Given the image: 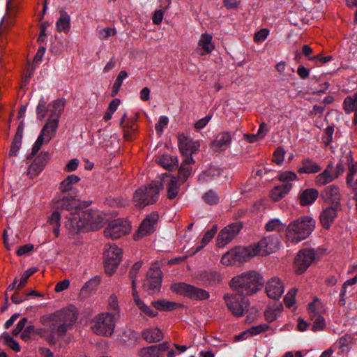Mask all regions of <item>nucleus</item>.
I'll list each match as a JSON object with an SVG mask.
<instances>
[{
    "mask_svg": "<svg viewBox=\"0 0 357 357\" xmlns=\"http://www.w3.org/2000/svg\"><path fill=\"white\" fill-rule=\"evenodd\" d=\"M77 316L75 312L71 310H63L56 312L49 316L42 317L40 323L43 326L49 327L50 333L47 334L45 328H36V334L42 337H45L50 344L56 343L55 334L59 337H63L66 335L67 331L71 328L75 323Z\"/></svg>",
    "mask_w": 357,
    "mask_h": 357,
    "instance_id": "1",
    "label": "nucleus"
},
{
    "mask_svg": "<svg viewBox=\"0 0 357 357\" xmlns=\"http://www.w3.org/2000/svg\"><path fill=\"white\" fill-rule=\"evenodd\" d=\"M104 218L98 211L80 210L66 217L65 227L69 235L74 236L82 232L96 231L103 226Z\"/></svg>",
    "mask_w": 357,
    "mask_h": 357,
    "instance_id": "2",
    "label": "nucleus"
},
{
    "mask_svg": "<svg viewBox=\"0 0 357 357\" xmlns=\"http://www.w3.org/2000/svg\"><path fill=\"white\" fill-rule=\"evenodd\" d=\"M264 284V280L259 273L249 271L233 277L229 282V287L239 296L247 297L257 294Z\"/></svg>",
    "mask_w": 357,
    "mask_h": 357,
    "instance_id": "3",
    "label": "nucleus"
},
{
    "mask_svg": "<svg viewBox=\"0 0 357 357\" xmlns=\"http://www.w3.org/2000/svg\"><path fill=\"white\" fill-rule=\"evenodd\" d=\"M315 226V221L309 216L299 218L291 222L287 227V238L297 243L309 236Z\"/></svg>",
    "mask_w": 357,
    "mask_h": 357,
    "instance_id": "4",
    "label": "nucleus"
},
{
    "mask_svg": "<svg viewBox=\"0 0 357 357\" xmlns=\"http://www.w3.org/2000/svg\"><path fill=\"white\" fill-rule=\"evenodd\" d=\"M163 188L162 183L157 182L139 187L133 195L135 206L139 208H144L146 206L154 204L158 200L160 191Z\"/></svg>",
    "mask_w": 357,
    "mask_h": 357,
    "instance_id": "5",
    "label": "nucleus"
},
{
    "mask_svg": "<svg viewBox=\"0 0 357 357\" xmlns=\"http://www.w3.org/2000/svg\"><path fill=\"white\" fill-rule=\"evenodd\" d=\"M117 313L103 312L96 316L91 322V328L98 335L110 336L113 334Z\"/></svg>",
    "mask_w": 357,
    "mask_h": 357,
    "instance_id": "6",
    "label": "nucleus"
},
{
    "mask_svg": "<svg viewBox=\"0 0 357 357\" xmlns=\"http://www.w3.org/2000/svg\"><path fill=\"white\" fill-rule=\"evenodd\" d=\"M257 255L254 245L248 247H236L224 254L221 258V263L226 266L232 265L236 262L243 263Z\"/></svg>",
    "mask_w": 357,
    "mask_h": 357,
    "instance_id": "7",
    "label": "nucleus"
},
{
    "mask_svg": "<svg viewBox=\"0 0 357 357\" xmlns=\"http://www.w3.org/2000/svg\"><path fill=\"white\" fill-rule=\"evenodd\" d=\"M59 126L56 119H47V123L43 127L39 136L34 143L31 154L27 157L28 160L33 158L40 150L44 143H48L54 137Z\"/></svg>",
    "mask_w": 357,
    "mask_h": 357,
    "instance_id": "8",
    "label": "nucleus"
},
{
    "mask_svg": "<svg viewBox=\"0 0 357 357\" xmlns=\"http://www.w3.org/2000/svg\"><path fill=\"white\" fill-rule=\"evenodd\" d=\"M123 251L116 245H105L103 254L105 271L107 275H112L117 268L122 259Z\"/></svg>",
    "mask_w": 357,
    "mask_h": 357,
    "instance_id": "9",
    "label": "nucleus"
},
{
    "mask_svg": "<svg viewBox=\"0 0 357 357\" xmlns=\"http://www.w3.org/2000/svg\"><path fill=\"white\" fill-rule=\"evenodd\" d=\"M224 301L227 308L237 317H241L244 315L250 304L248 298L243 296H239L235 292L225 294Z\"/></svg>",
    "mask_w": 357,
    "mask_h": 357,
    "instance_id": "10",
    "label": "nucleus"
},
{
    "mask_svg": "<svg viewBox=\"0 0 357 357\" xmlns=\"http://www.w3.org/2000/svg\"><path fill=\"white\" fill-rule=\"evenodd\" d=\"M172 291L192 300L203 301L209 298V293L201 288L185 282H178L171 286Z\"/></svg>",
    "mask_w": 357,
    "mask_h": 357,
    "instance_id": "11",
    "label": "nucleus"
},
{
    "mask_svg": "<svg viewBox=\"0 0 357 357\" xmlns=\"http://www.w3.org/2000/svg\"><path fill=\"white\" fill-rule=\"evenodd\" d=\"M72 195L59 194L54 198V206L56 209H63L70 212L68 216L72 213L79 212L82 209L79 201L76 199Z\"/></svg>",
    "mask_w": 357,
    "mask_h": 357,
    "instance_id": "12",
    "label": "nucleus"
},
{
    "mask_svg": "<svg viewBox=\"0 0 357 357\" xmlns=\"http://www.w3.org/2000/svg\"><path fill=\"white\" fill-rule=\"evenodd\" d=\"M162 273L158 267H151L147 271L146 278L144 281V289L149 294L158 291L161 287Z\"/></svg>",
    "mask_w": 357,
    "mask_h": 357,
    "instance_id": "13",
    "label": "nucleus"
},
{
    "mask_svg": "<svg viewBox=\"0 0 357 357\" xmlns=\"http://www.w3.org/2000/svg\"><path fill=\"white\" fill-rule=\"evenodd\" d=\"M130 229V225L127 220L116 219L109 223L104 233L107 238L117 239L128 234Z\"/></svg>",
    "mask_w": 357,
    "mask_h": 357,
    "instance_id": "14",
    "label": "nucleus"
},
{
    "mask_svg": "<svg viewBox=\"0 0 357 357\" xmlns=\"http://www.w3.org/2000/svg\"><path fill=\"white\" fill-rule=\"evenodd\" d=\"M243 228L241 222H235L222 229L217 238L216 243L220 248L224 247L230 243L240 232Z\"/></svg>",
    "mask_w": 357,
    "mask_h": 357,
    "instance_id": "15",
    "label": "nucleus"
},
{
    "mask_svg": "<svg viewBox=\"0 0 357 357\" xmlns=\"http://www.w3.org/2000/svg\"><path fill=\"white\" fill-rule=\"evenodd\" d=\"M253 245L257 255H266L275 252L278 249L280 238L278 235L267 236Z\"/></svg>",
    "mask_w": 357,
    "mask_h": 357,
    "instance_id": "16",
    "label": "nucleus"
},
{
    "mask_svg": "<svg viewBox=\"0 0 357 357\" xmlns=\"http://www.w3.org/2000/svg\"><path fill=\"white\" fill-rule=\"evenodd\" d=\"M315 253L312 249H303L298 252L295 260L294 266L298 274L304 273L314 259Z\"/></svg>",
    "mask_w": 357,
    "mask_h": 357,
    "instance_id": "17",
    "label": "nucleus"
},
{
    "mask_svg": "<svg viewBox=\"0 0 357 357\" xmlns=\"http://www.w3.org/2000/svg\"><path fill=\"white\" fill-rule=\"evenodd\" d=\"M178 145L181 153L186 156H191L199 149L200 144L198 141H193L190 137L183 133L178 134Z\"/></svg>",
    "mask_w": 357,
    "mask_h": 357,
    "instance_id": "18",
    "label": "nucleus"
},
{
    "mask_svg": "<svg viewBox=\"0 0 357 357\" xmlns=\"http://www.w3.org/2000/svg\"><path fill=\"white\" fill-rule=\"evenodd\" d=\"M158 220V214L156 212L151 213L142 222L137 232L134 236L135 240L153 233L155 229V225Z\"/></svg>",
    "mask_w": 357,
    "mask_h": 357,
    "instance_id": "19",
    "label": "nucleus"
},
{
    "mask_svg": "<svg viewBox=\"0 0 357 357\" xmlns=\"http://www.w3.org/2000/svg\"><path fill=\"white\" fill-rule=\"evenodd\" d=\"M318 300L315 299L308 305V312L311 320L314 321L312 330L313 331H321L326 327L324 318L320 315L318 307Z\"/></svg>",
    "mask_w": 357,
    "mask_h": 357,
    "instance_id": "20",
    "label": "nucleus"
},
{
    "mask_svg": "<svg viewBox=\"0 0 357 357\" xmlns=\"http://www.w3.org/2000/svg\"><path fill=\"white\" fill-rule=\"evenodd\" d=\"M341 210V206L331 205L323 209L320 214L319 219L322 227L329 229L331 224L337 217V213Z\"/></svg>",
    "mask_w": 357,
    "mask_h": 357,
    "instance_id": "21",
    "label": "nucleus"
},
{
    "mask_svg": "<svg viewBox=\"0 0 357 357\" xmlns=\"http://www.w3.org/2000/svg\"><path fill=\"white\" fill-rule=\"evenodd\" d=\"M321 197L325 202L331 205L341 206V195L337 185H331L325 188L321 192Z\"/></svg>",
    "mask_w": 357,
    "mask_h": 357,
    "instance_id": "22",
    "label": "nucleus"
},
{
    "mask_svg": "<svg viewBox=\"0 0 357 357\" xmlns=\"http://www.w3.org/2000/svg\"><path fill=\"white\" fill-rule=\"evenodd\" d=\"M169 349V343L164 342L159 344L142 348L138 355L139 357H160V356Z\"/></svg>",
    "mask_w": 357,
    "mask_h": 357,
    "instance_id": "23",
    "label": "nucleus"
},
{
    "mask_svg": "<svg viewBox=\"0 0 357 357\" xmlns=\"http://www.w3.org/2000/svg\"><path fill=\"white\" fill-rule=\"evenodd\" d=\"M266 291L270 298H280L284 293V286L280 279L274 277L269 280L266 285Z\"/></svg>",
    "mask_w": 357,
    "mask_h": 357,
    "instance_id": "24",
    "label": "nucleus"
},
{
    "mask_svg": "<svg viewBox=\"0 0 357 357\" xmlns=\"http://www.w3.org/2000/svg\"><path fill=\"white\" fill-rule=\"evenodd\" d=\"M197 278L206 287L215 286L222 282L221 275L215 271H201L197 274Z\"/></svg>",
    "mask_w": 357,
    "mask_h": 357,
    "instance_id": "25",
    "label": "nucleus"
},
{
    "mask_svg": "<svg viewBox=\"0 0 357 357\" xmlns=\"http://www.w3.org/2000/svg\"><path fill=\"white\" fill-rule=\"evenodd\" d=\"M159 183H167V196L169 199H174L179 192L180 184L178 178L168 174H164Z\"/></svg>",
    "mask_w": 357,
    "mask_h": 357,
    "instance_id": "26",
    "label": "nucleus"
},
{
    "mask_svg": "<svg viewBox=\"0 0 357 357\" xmlns=\"http://www.w3.org/2000/svg\"><path fill=\"white\" fill-rule=\"evenodd\" d=\"M80 181V178L75 174L68 175L59 185L60 193L77 196V190L73 185Z\"/></svg>",
    "mask_w": 357,
    "mask_h": 357,
    "instance_id": "27",
    "label": "nucleus"
},
{
    "mask_svg": "<svg viewBox=\"0 0 357 357\" xmlns=\"http://www.w3.org/2000/svg\"><path fill=\"white\" fill-rule=\"evenodd\" d=\"M335 179L333 162H330L326 169L316 176L315 182L317 185H325Z\"/></svg>",
    "mask_w": 357,
    "mask_h": 357,
    "instance_id": "28",
    "label": "nucleus"
},
{
    "mask_svg": "<svg viewBox=\"0 0 357 357\" xmlns=\"http://www.w3.org/2000/svg\"><path fill=\"white\" fill-rule=\"evenodd\" d=\"M231 142V135L230 132L224 131L216 135L212 142V147L217 151L225 150L229 146Z\"/></svg>",
    "mask_w": 357,
    "mask_h": 357,
    "instance_id": "29",
    "label": "nucleus"
},
{
    "mask_svg": "<svg viewBox=\"0 0 357 357\" xmlns=\"http://www.w3.org/2000/svg\"><path fill=\"white\" fill-rule=\"evenodd\" d=\"M24 128V121H22L20 122L16 133L15 135V137L13 138L10 150L9 152V155L11 157H15L17 155V152L20 149L21 144H22V140L23 137V132Z\"/></svg>",
    "mask_w": 357,
    "mask_h": 357,
    "instance_id": "30",
    "label": "nucleus"
},
{
    "mask_svg": "<svg viewBox=\"0 0 357 357\" xmlns=\"http://www.w3.org/2000/svg\"><path fill=\"white\" fill-rule=\"evenodd\" d=\"M195 162L194 159L191 156H186L178 169V181L181 180L182 183H184L191 174L190 165Z\"/></svg>",
    "mask_w": 357,
    "mask_h": 357,
    "instance_id": "31",
    "label": "nucleus"
},
{
    "mask_svg": "<svg viewBox=\"0 0 357 357\" xmlns=\"http://www.w3.org/2000/svg\"><path fill=\"white\" fill-rule=\"evenodd\" d=\"M65 100L63 99H58L49 104V111L50 112L48 119H56L59 121V118L64 109Z\"/></svg>",
    "mask_w": 357,
    "mask_h": 357,
    "instance_id": "32",
    "label": "nucleus"
},
{
    "mask_svg": "<svg viewBox=\"0 0 357 357\" xmlns=\"http://www.w3.org/2000/svg\"><path fill=\"white\" fill-rule=\"evenodd\" d=\"M301 167L298 168L299 174H315L321 171V167L314 160L307 158L301 162Z\"/></svg>",
    "mask_w": 357,
    "mask_h": 357,
    "instance_id": "33",
    "label": "nucleus"
},
{
    "mask_svg": "<svg viewBox=\"0 0 357 357\" xmlns=\"http://www.w3.org/2000/svg\"><path fill=\"white\" fill-rule=\"evenodd\" d=\"M291 188L292 184L291 183H285L275 186L271 192V199L275 202L280 200L289 193Z\"/></svg>",
    "mask_w": 357,
    "mask_h": 357,
    "instance_id": "34",
    "label": "nucleus"
},
{
    "mask_svg": "<svg viewBox=\"0 0 357 357\" xmlns=\"http://www.w3.org/2000/svg\"><path fill=\"white\" fill-rule=\"evenodd\" d=\"M353 337L350 335H344L341 337L333 345L329 348L333 349V352L336 350H339V353H347L351 344Z\"/></svg>",
    "mask_w": 357,
    "mask_h": 357,
    "instance_id": "35",
    "label": "nucleus"
},
{
    "mask_svg": "<svg viewBox=\"0 0 357 357\" xmlns=\"http://www.w3.org/2000/svg\"><path fill=\"white\" fill-rule=\"evenodd\" d=\"M319 192L314 188H307L303 190L299 196L300 203L302 206H308L317 199Z\"/></svg>",
    "mask_w": 357,
    "mask_h": 357,
    "instance_id": "36",
    "label": "nucleus"
},
{
    "mask_svg": "<svg viewBox=\"0 0 357 357\" xmlns=\"http://www.w3.org/2000/svg\"><path fill=\"white\" fill-rule=\"evenodd\" d=\"M222 174V169L216 167H210L198 176V181L202 183L209 182L216 179Z\"/></svg>",
    "mask_w": 357,
    "mask_h": 357,
    "instance_id": "37",
    "label": "nucleus"
},
{
    "mask_svg": "<svg viewBox=\"0 0 357 357\" xmlns=\"http://www.w3.org/2000/svg\"><path fill=\"white\" fill-rule=\"evenodd\" d=\"M142 335L143 339L149 343L159 342L163 338L162 331L158 328L145 329Z\"/></svg>",
    "mask_w": 357,
    "mask_h": 357,
    "instance_id": "38",
    "label": "nucleus"
},
{
    "mask_svg": "<svg viewBox=\"0 0 357 357\" xmlns=\"http://www.w3.org/2000/svg\"><path fill=\"white\" fill-rule=\"evenodd\" d=\"M151 305L156 310L160 311H172L181 305L178 303L167 301L165 299L153 301L151 302Z\"/></svg>",
    "mask_w": 357,
    "mask_h": 357,
    "instance_id": "39",
    "label": "nucleus"
},
{
    "mask_svg": "<svg viewBox=\"0 0 357 357\" xmlns=\"http://www.w3.org/2000/svg\"><path fill=\"white\" fill-rule=\"evenodd\" d=\"M343 108L346 113L355 112V120L357 119V92L347 96L343 102Z\"/></svg>",
    "mask_w": 357,
    "mask_h": 357,
    "instance_id": "40",
    "label": "nucleus"
},
{
    "mask_svg": "<svg viewBox=\"0 0 357 357\" xmlns=\"http://www.w3.org/2000/svg\"><path fill=\"white\" fill-rule=\"evenodd\" d=\"M198 46L203 51L201 53L202 55L211 53L214 49V45L212 44V36L207 33L202 35Z\"/></svg>",
    "mask_w": 357,
    "mask_h": 357,
    "instance_id": "41",
    "label": "nucleus"
},
{
    "mask_svg": "<svg viewBox=\"0 0 357 357\" xmlns=\"http://www.w3.org/2000/svg\"><path fill=\"white\" fill-rule=\"evenodd\" d=\"M60 14V17L56 23V30L59 32L67 33L69 31L70 26V16L65 11H61Z\"/></svg>",
    "mask_w": 357,
    "mask_h": 357,
    "instance_id": "42",
    "label": "nucleus"
},
{
    "mask_svg": "<svg viewBox=\"0 0 357 357\" xmlns=\"http://www.w3.org/2000/svg\"><path fill=\"white\" fill-rule=\"evenodd\" d=\"M122 128L124 132V138L127 141L133 140L137 129L135 121L132 119L127 121L126 126H123Z\"/></svg>",
    "mask_w": 357,
    "mask_h": 357,
    "instance_id": "43",
    "label": "nucleus"
},
{
    "mask_svg": "<svg viewBox=\"0 0 357 357\" xmlns=\"http://www.w3.org/2000/svg\"><path fill=\"white\" fill-rule=\"evenodd\" d=\"M176 158H172L168 155H162L158 159V163L164 168L172 170L176 166Z\"/></svg>",
    "mask_w": 357,
    "mask_h": 357,
    "instance_id": "44",
    "label": "nucleus"
},
{
    "mask_svg": "<svg viewBox=\"0 0 357 357\" xmlns=\"http://www.w3.org/2000/svg\"><path fill=\"white\" fill-rule=\"evenodd\" d=\"M61 214L58 211H54L48 219V222L53 226V233L56 237L59 235Z\"/></svg>",
    "mask_w": 357,
    "mask_h": 357,
    "instance_id": "45",
    "label": "nucleus"
},
{
    "mask_svg": "<svg viewBox=\"0 0 357 357\" xmlns=\"http://www.w3.org/2000/svg\"><path fill=\"white\" fill-rule=\"evenodd\" d=\"M349 172L347 176V183H351L354 180V176L357 174V164H353V158L351 155L347 156Z\"/></svg>",
    "mask_w": 357,
    "mask_h": 357,
    "instance_id": "46",
    "label": "nucleus"
},
{
    "mask_svg": "<svg viewBox=\"0 0 357 357\" xmlns=\"http://www.w3.org/2000/svg\"><path fill=\"white\" fill-rule=\"evenodd\" d=\"M127 76H128V74H127L126 71H125V70H122L119 73V74L118 75L116 79L112 86V96H114L118 93V92L119 91V89L122 85L123 80L125 78H126Z\"/></svg>",
    "mask_w": 357,
    "mask_h": 357,
    "instance_id": "47",
    "label": "nucleus"
},
{
    "mask_svg": "<svg viewBox=\"0 0 357 357\" xmlns=\"http://www.w3.org/2000/svg\"><path fill=\"white\" fill-rule=\"evenodd\" d=\"M285 225L282 224L278 219H273L268 221L266 225V229L267 231H280L283 230Z\"/></svg>",
    "mask_w": 357,
    "mask_h": 357,
    "instance_id": "48",
    "label": "nucleus"
},
{
    "mask_svg": "<svg viewBox=\"0 0 357 357\" xmlns=\"http://www.w3.org/2000/svg\"><path fill=\"white\" fill-rule=\"evenodd\" d=\"M48 110L49 107L46 106V102L45 100L43 98L40 99L36 107L37 118L40 121L43 120Z\"/></svg>",
    "mask_w": 357,
    "mask_h": 357,
    "instance_id": "49",
    "label": "nucleus"
},
{
    "mask_svg": "<svg viewBox=\"0 0 357 357\" xmlns=\"http://www.w3.org/2000/svg\"><path fill=\"white\" fill-rule=\"evenodd\" d=\"M37 271V269L34 267L30 268L25 271L21 278L20 283L17 284V289L20 290L22 289L29 277H31L33 273H35Z\"/></svg>",
    "mask_w": 357,
    "mask_h": 357,
    "instance_id": "50",
    "label": "nucleus"
},
{
    "mask_svg": "<svg viewBox=\"0 0 357 357\" xmlns=\"http://www.w3.org/2000/svg\"><path fill=\"white\" fill-rule=\"evenodd\" d=\"M297 179V175L295 172L287 171L280 173L278 175V180L282 181V183H290L291 181Z\"/></svg>",
    "mask_w": 357,
    "mask_h": 357,
    "instance_id": "51",
    "label": "nucleus"
},
{
    "mask_svg": "<svg viewBox=\"0 0 357 357\" xmlns=\"http://www.w3.org/2000/svg\"><path fill=\"white\" fill-rule=\"evenodd\" d=\"M100 282V278L96 276L85 283L82 288V291H92L95 289Z\"/></svg>",
    "mask_w": 357,
    "mask_h": 357,
    "instance_id": "52",
    "label": "nucleus"
},
{
    "mask_svg": "<svg viewBox=\"0 0 357 357\" xmlns=\"http://www.w3.org/2000/svg\"><path fill=\"white\" fill-rule=\"evenodd\" d=\"M204 202L210 205L216 204L218 202V195L213 190H209L203 195Z\"/></svg>",
    "mask_w": 357,
    "mask_h": 357,
    "instance_id": "53",
    "label": "nucleus"
},
{
    "mask_svg": "<svg viewBox=\"0 0 357 357\" xmlns=\"http://www.w3.org/2000/svg\"><path fill=\"white\" fill-rule=\"evenodd\" d=\"M334 133V127L333 126H328L324 130V135L322 137L323 143L325 146H328L333 140V135Z\"/></svg>",
    "mask_w": 357,
    "mask_h": 357,
    "instance_id": "54",
    "label": "nucleus"
},
{
    "mask_svg": "<svg viewBox=\"0 0 357 357\" xmlns=\"http://www.w3.org/2000/svg\"><path fill=\"white\" fill-rule=\"evenodd\" d=\"M297 289L292 288L285 295L284 298V302L287 307H291L295 302V296L296 294Z\"/></svg>",
    "mask_w": 357,
    "mask_h": 357,
    "instance_id": "55",
    "label": "nucleus"
},
{
    "mask_svg": "<svg viewBox=\"0 0 357 357\" xmlns=\"http://www.w3.org/2000/svg\"><path fill=\"white\" fill-rule=\"evenodd\" d=\"M137 307L146 315L150 317H155L158 315V312L151 309L149 306H147L143 301L137 303L136 305Z\"/></svg>",
    "mask_w": 357,
    "mask_h": 357,
    "instance_id": "56",
    "label": "nucleus"
},
{
    "mask_svg": "<svg viewBox=\"0 0 357 357\" xmlns=\"http://www.w3.org/2000/svg\"><path fill=\"white\" fill-rule=\"evenodd\" d=\"M43 168L42 166H40L33 162L31 165H29L27 170V174L31 178H34L35 176H38L43 171Z\"/></svg>",
    "mask_w": 357,
    "mask_h": 357,
    "instance_id": "57",
    "label": "nucleus"
},
{
    "mask_svg": "<svg viewBox=\"0 0 357 357\" xmlns=\"http://www.w3.org/2000/svg\"><path fill=\"white\" fill-rule=\"evenodd\" d=\"M50 158V154L48 152L43 151L41 152L38 156L34 160L33 162H35L36 164H38L40 166H42V167L44 169L45 166L47 163Z\"/></svg>",
    "mask_w": 357,
    "mask_h": 357,
    "instance_id": "58",
    "label": "nucleus"
},
{
    "mask_svg": "<svg viewBox=\"0 0 357 357\" xmlns=\"http://www.w3.org/2000/svg\"><path fill=\"white\" fill-rule=\"evenodd\" d=\"M218 231L217 225H213L210 230H208L205 232L202 243L204 245H206L215 236Z\"/></svg>",
    "mask_w": 357,
    "mask_h": 357,
    "instance_id": "59",
    "label": "nucleus"
},
{
    "mask_svg": "<svg viewBox=\"0 0 357 357\" xmlns=\"http://www.w3.org/2000/svg\"><path fill=\"white\" fill-rule=\"evenodd\" d=\"M5 343L8 347L14 350L16 352L20 351V347L17 341H15L10 335H7L4 337Z\"/></svg>",
    "mask_w": 357,
    "mask_h": 357,
    "instance_id": "60",
    "label": "nucleus"
},
{
    "mask_svg": "<svg viewBox=\"0 0 357 357\" xmlns=\"http://www.w3.org/2000/svg\"><path fill=\"white\" fill-rule=\"evenodd\" d=\"M269 326L267 324H259L258 326H252L248 329L249 333L251 335H256L262 332L266 331Z\"/></svg>",
    "mask_w": 357,
    "mask_h": 357,
    "instance_id": "61",
    "label": "nucleus"
},
{
    "mask_svg": "<svg viewBox=\"0 0 357 357\" xmlns=\"http://www.w3.org/2000/svg\"><path fill=\"white\" fill-rule=\"evenodd\" d=\"M284 149L282 148H278L273 153V161L278 165H281L284 160Z\"/></svg>",
    "mask_w": 357,
    "mask_h": 357,
    "instance_id": "62",
    "label": "nucleus"
},
{
    "mask_svg": "<svg viewBox=\"0 0 357 357\" xmlns=\"http://www.w3.org/2000/svg\"><path fill=\"white\" fill-rule=\"evenodd\" d=\"M269 33V31L267 29H262L255 35L254 40L256 43H260L264 41Z\"/></svg>",
    "mask_w": 357,
    "mask_h": 357,
    "instance_id": "63",
    "label": "nucleus"
},
{
    "mask_svg": "<svg viewBox=\"0 0 357 357\" xmlns=\"http://www.w3.org/2000/svg\"><path fill=\"white\" fill-rule=\"evenodd\" d=\"M142 262L141 261H137L135 263V264L132 266L131 270L129 272V277L131 279L132 282L135 281L136 282V277L138 273L139 270L142 267Z\"/></svg>",
    "mask_w": 357,
    "mask_h": 357,
    "instance_id": "64",
    "label": "nucleus"
}]
</instances>
